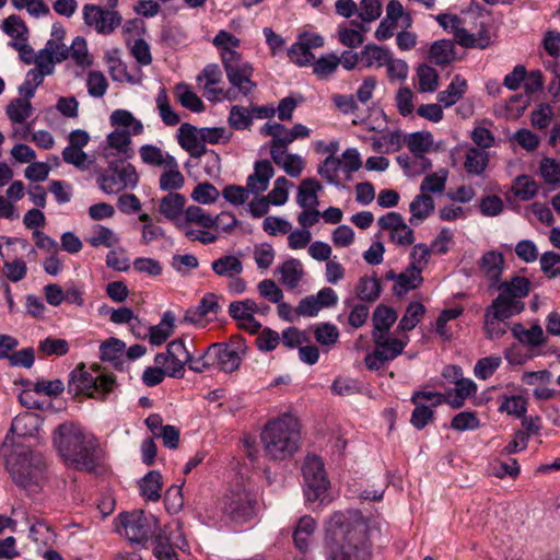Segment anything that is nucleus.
I'll use <instances>...</instances> for the list:
<instances>
[{
	"label": "nucleus",
	"instance_id": "f257e3e1",
	"mask_svg": "<svg viewBox=\"0 0 560 560\" xmlns=\"http://www.w3.org/2000/svg\"><path fill=\"white\" fill-rule=\"evenodd\" d=\"M372 530L358 512L334 513L326 529V560H370Z\"/></svg>",
	"mask_w": 560,
	"mask_h": 560
},
{
	"label": "nucleus",
	"instance_id": "f03ea898",
	"mask_svg": "<svg viewBox=\"0 0 560 560\" xmlns=\"http://www.w3.org/2000/svg\"><path fill=\"white\" fill-rule=\"evenodd\" d=\"M0 454L13 482L28 494L38 493L46 481L43 457L27 446L18 444L9 435L1 445Z\"/></svg>",
	"mask_w": 560,
	"mask_h": 560
},
{
	"label": "nucleus",
	"instance_id": "7ed1b4c3",
	"mask_svg": "<svg viewBox=\"0 0 560 560\" xmlns=\"http://www.w3.org/2000/svg\"><path fill=\"white\" fill-rule=\"evenodd\" d=\"M55 444L67 466L93 471L97 465L98 443L95 436L72 423L58 427Z\"/></svg>",
	"mask_w": 560,
	"mask_h": 560
},
{
	"label": "nucleus",
	"instance_id": "20e7f679",
	"mask_svg": "<svg viewBox=\"0 0 560 560\" xmlns=\"http://www.w3.org/2000/svg\"><path fill=\"white\" fill-rule=\"evenodd\" d=\"M260 443L266 458L281 462L290 458L301 443L300 423L291 415L269 420L260 433Z\"/></svg>",
	"mask_w": 560,
	"mask_h": 560
},
{
	"label": "nucleus",
	"instance_id": "39448f33",
	"mask_svg": "<svg viewBox=\"0 0 560 560\" xmlns=\"http://www.w3.org/2000/svg\"><path fill=\"white\" fill-rule=\"evenodd\" d=\"M115 386V377L98 364H93L90 370H86L84 364H79L71 372L68 383L70 393L98 400H105Z\"/></svg>",
	"mask_w": 560,
	"mask_h": 560
},
{
	"label": "nucleus",
	"instance_id": "423d86ee",
	"mask_svg": "<svg viewBox=\"0 0 560 560\" xmlns=\"http://www.w3.org/2000/svg\"><path fill=\"white\" fill-rule=\"evenodd\" d=\"M116 530L130 542H144L155 535L158 518L141 510L120 513L115 518Z\"/></svg>",
	"mask_w": 560,
	"mask_h": 560
},
{
	"label": "nucleus",
	"instance_id": "0eeeda50",
	"mask_svg": "<svg viewBox=\"0 0 560 560\" xmlns=\"http://www.w3.org/2000/svg\"><path fill=\"white\" fill-rule=\"evenodd\" d=\"M138 182L139 176L135 166L125 162H110L97 177L100 189L105 194H118L125 189H133Z\"/></svg>",
	"mask_w": 560,
	"mask_h": 560
},
{
	"label": "nucleus",
	"instance_id": "6e6552de",
	"mask_svg": "<svg viewBox=\"0 0 560 560\" xmlns=\"http://www.w3.org/2000/svg\"><path fill=\"white\" fill-rule=\"evenodd\" d=\"M246 345L241 336L231 338L229 343H212L206 351V358L212 360V365L223 372H234L238 369Z\"/></svg>",
	"mask_w": 560,
	"mask_h": 560
},
{
	"label": "nucleus",
	"instance_id": "1a4fd4ad",
	"mask_svg": "<svg viewBox=\"0 0 560 560\" xmlns=\"http://www.w3.org/2000/svg\"><path fill=\"white\" fill-rule=\"evenodd\" d=\"M305 497L308 502H323L329 487L324 463L316 455H307L303 463Z\"/></svg>",
	"mask_w": 560,
	"mask_h": 560
},
{
	"label": "nucleus",
	"instance_id": "9d476101",
	"mask_svg": "<svg viewBox=\"0 0 560 560\" xmlns=\"http://www.w3.org/2000/svg\"><path fill=\"white\" fill-rule=\"evenodd\" d=\"M436 20L443 28L450 30L454 35L455 42L465 48L485 49L490 45V37L486 31L469 33L460 26L462 21L456 15L440 14Z\"/></svg>",
	"mask_w": 560,
	"mask_h": 560
},
{
	"label": "nucleus",
	"instance_id": "9b49d317",
	"mask_svg": "<svg viewBox=\"0 0 560 560\" xmlns=\"http://www.w3.org/2000/svg\"><path fill=\"white\" fill-rule=\"evenodd\" d=\"M254 504L252 495L247 491L238 489L224 495L222 511L232 522L243 524L254 516Z\"/></svg>",
	"mask_w": 560,
	"mask_h": 560
},
{
	"label": "nucleus",
	"instance_id": "f8f14e48",
	"mask_svg": "<svg viewBox=\"0 0 560 560\" xmlns=\"http://www.w3.org/2000/svg\"><path fill=\"white\" fill-rule=\"evenodd\" d=\"M444 400V396L436 392H416L411 397L416 407L410 423L418 430L423 429L433 419V408Z\"/></svg>",
	"mask_w": 560,
	"mask_h": 560
},
{
	"label": "nucleus",
	"instance_id": "ddd939ff",
	"mask_svg": "<svg viewBox=\"0 0 560 560\" xmlns=\"http://www.w3.org/2000/svg\"><path fill=\"white\" fill-rule=\"evenodd\" d=\"M155 364L166 369L167 375L172 377H182L184 366L191 361V354L183 340L177 339L167 345L166 353L155 355Z\"/></svg>",
	"mask_w": 560,
	"mask_h": 560
},
{
	"label": "nucleus",
	"instance_id": "4468645a",
	"mask_svg": "<svg viewBox=\"0 0 560 560\" xmlns=\"http://www.w3.org/2000/svg\"><path fill=\"white\" fill-rule=\"evenodd\" d=\"M186 540L178 525H167L155 535L153 541V555L159 560H178L174 547L183 548Z\"/></svg>",
	"mask_w": 560,
	"mask_h": 560
},
{
	"label": "nucleus",
	"instance_id": "2eb2a0df",
	"mask_svg": "<svg viewBox=\"0 0 560 560\" xmlns=\"http://www.w3.org/2000/svg\"><path fill=\"white\" fill-rule=\"evenodd\" d=\"M83 19L86 25L98 34H112L121 23V15L114 10H104L96 4L83 7Z\"/></svg>",
	"mask_w": 560,
	"mask_h": 560
},
{
	"label": "nucleus",
	"instance_id": "dca6fc26",
	"mask_svg": "<svg viewBox=\"0 0 560 560\" xmlns=\"http://www.w3.org/2000/svg\"><path fill=\"white\" fill-rule=\"evenodd\" d=\"M197 80L199 82L205 81V96L210 102H220L223 100L233 101L237 97L235 89L224 91L222 88H219L222 81V72L218 65L211 63L206 66L197 77Z\"/></svg>",
	"mask_w": 560,
	"mask_h": 560
},
{
	"label": "nucleus",
	"instance_id": "f3484780",
	"mask_svg": "<svg viewBox=\"0 0 560 560\" xmlns=\"http://www.w3.org/2000/svg\"><path fill=\"white\" fill-rule=\"evenodd\" d=\"M377 224L381 230L388 232L389 240L397 245L408 246L415 242L413 230L398 212L392 211L378 218Z\"/></svg>",
	"mask_w": 560,
	"mask_h": 560
},
{
	"label": "nucleus",
	"instance_id": "a211bd4d",
	"mask_svg": "<svg viewBox=\"0 0 560 560\" xmlns=\"http://www.w3.org/2000/svg\"><path fill=\"white\" fill-rule=\"evenodd\" d=\"M224 69L230 83L238 90L236 94L247 96L256 88V84L250 80L253 68L247 62L242 61L241 58L234 62L224 63Z\"/></svg>",
	"mask_w": 560,
	"mask_h": 560
},
{
	"label": "nucleus",
	"instance_id": "6ab92c4d",
	"mask_svg": "<svg viewBox=\"0 0 560 560\" xmlns=\"http://www.w3.org/2000/svg\"><path fill=\"white\" fill-rule=\"evenodd\" d=\"M177 140L180 147L192 158H200L207 153V148L202 143L200 129L190 124L185 122L179 127Z\"/></svg>",
	"mask_w": 560,
	"mask_h": 560
},
{
	"label": "nucleus",
	"instance_id": "aec40b11",
	"mask_svg": "<svg viewBox=\"0 0 560 560\" xmlns=\"http://www.w3.org/2000/svg\"><path fill=\"white\" fill-rule=\"evenodd\" d=\"M478 268L481 275L490 282V288H493L500 281L504 268V257L497 250L487 252L478 260Z\"/></svg>",
	"mask_w": 560,
	"mask_h": 560
},
{
	"label": "nucleus",
	"instance_id": "412c9836",
	"mask_svg": "<svg viewBox=\"0 0 560 560\" xmlns=\"http://www.w3.org/2000/svg\"><path fill=\"white\" fill-rule=\"evenodd\" d=\"M273 175L275 171L270 161H257L254 165V173L247 177V189L254 195L264 192L268 188L269 180Z\"/></svg>",
	"mask_w": 560,
	"mask_h": 560
},
{
	"label": "nucleus",
	"instance_id": "4be33fe9",
	"mask_svg": "<svg viewBox=\"0 0 560 560\" xmlns=\"http://www.w3.org/2000/svg\"><path fill=\"white\" fill-rule=\"evenodd\" d=\"M372 339L374 341L375 349L383 357V360H386V362L393 361L400 355L409 340L408 338L405 340L390 338L387 335L383 336L380 332H372Z\"/></svg>",
	"mask_w": 560,
	"mask_h": 560
},
{
	"label": "nucleus",
	"instance_id": "5701e85b",
	"mask_svg": "<svg viewBox=\"0 0 560 560\" xmlns=\"http://www.w3.org/2000/svg\"><path fill=\"white\" fill-rule=\"evenodd\" d=\"M101 359L108 362L109 365L117 370H122L126 362V345L117 338H110L103 342L100 347Z\"/></svg>",
	"mask_w": 560,
	"mask_h": 560
},
{
	"label": "nucleus",
	"instance_id": "b1692460",
	"mask_svg": "<svg viewBox=\"0 0 560 560\" xmlns=\"http://www.w3.org/2000/svg\"><path fill=\"white\" fill-rule=\"evenodd\" d=\"M435 209L434 199L430 195L420 191L409 205L411 217L409 222L411 225H419L428 219Z\"/></svg>",
	"mask_w": 560,
	"mask_h": 560
},
{
	"label": "nucleus",
	"instance_id": "393cba45",
	"mask_svg": "<svg viewBox=\"0 0 560 560\" xmlns=\"http://www.w3.org/2000/svg\"><path fill=\"white\" fill-rule=\"evenodd\" d=\"M185 203L186 198L184 195L178 192H168L160 200L159 212L164 218L175 223L183 218Z\"/></svg>",
	"mask_w": 560,
	"mask_h": 560
},
{
	"label": "nucleus",
	"instance_id": "a878e982",
	"mask_svg": "<svg viewBox=\"0 0 560 560\" xmlns=\"http://www.w3.org/2000/svg\"><path fill=\"white\" fill-rule=\"evenodd\" d=\"M213 45L220 49V55L223 65L234 62L241 58L240 54L235 50L240 46V39L228 31L221 30L212 40Z\"/></svg>",
	"mask_w": 560,
	"mask_h": 560
},
{
	"label": "nucleus",
	"instance_id": "bb28decb",
	"mask_svg": "<svg viewBox=\"0 0 560 560\" xmlns=\"http://www.w3.org/2000/svg\"><path fill=\"white\" fill-rule=\"evenodd\" d=\"M431 63L440 67L451 65L455 60V46L450 39H440L434 42L428 54Z\"/></svg>",
	"mask_w": 560,
	"mask_h": 560
},
{
	"label": "nucleus",
	"instance_id": "cd10ccee",
	"mask_svg": "<svg viewBox=\"0 0 560 560\" xmlns=\"http://www.w3.org/2000/svg\"><path fill=\"white\" fill-rule=\"evenodd\" d=\"M42 424L40 417L35 412L25 411L18 415L10 428V432L18 436H32Z\"/></svg>",
	"mask_w": 560,
	"mask_h": 560
},
{
	"label": "nucleus",
	"instance_id": "c85d7f7f",
	"mask_svg": "<svg viewBox=\"0 0 560 560\" xmlns=\"http://www.w3.org/2000/svg\"><path fill=\"white\" fill-rule=\"evenodd\" d=\"M502 319H509L524 310V303L518 300L505 298V294H499L492 303L486 308Z\"/></svg>",
	"mask_w": 560,
	"mask_h": 560
},
{
	"label": "nucleus",
	"instance_id": "c756f323",
	"mask_svg": "<svg viewBox=\"0 0 560 560\" xmlns=\"http://www.w3.org/2000/svg\"><path fill=\"white\" fill-rule=\"evenodd\" d=\"M315 529L316 522L313 517L305 515L299 520L292 536L294 546L300 551L306 552L308 550Z\"/></svg>",
	"mask_w": 560,
	"mask_h": 560
},
{
	"label": "nucleus",
	"instance_id": "7c9ffc66",
	"mask_svg": "<svg viewBox=\"0 0 560 560\" xmlns=\"http://www.w3.org/2000/svg\"><path fill=\"white\" fill-rule=\"evenodd\" d=\"M218 296L214 293H207L196 307L186 311L184 320L187 323H198L202 317L219 312Z\"/></svg>",
	"mask_w": 560,
	"mask_h": 560
},
{
	"label": "nucleus",
	"instance_id": "2f4dec72",
	"mask_svg": "<svg viewBox=\"0 0 560 560\" xmlns=\"http://www.w3.org/2000/svg\"><path fill=\"white\" fill-rule=\"evenodd\" d=\"M322 185L314 178H305L298 188L296 202L300 207L315 208L318 205L317 192L322 190Z\"/></svg>",
	"mask_w": 560,
	"mask_h": 560
},
{
	"label": "nucleus",
	"instance_id": "473e14b6",
	"mask_svg": "<svg viewBox=\"0 0 560 560\" xmlns=\"http://www.w3.org/2000/svg\"><path fill=\"white\" fill-rule=\"evenodd\" d=\"M396 161L407 176H419L432 167L428 158L417 154H400L396 158Z\"/></svg>",
	"mask_w": 560,
	"mask_h": 560
},
{
	"label": "nucleus",
	"instance_id": "72a5a7b5",
	"mask_svg": "<svg viewBox=\"0 0 560 560\" xmlns=\"http://www.w3.org/2000/svg\"><path fill=\"white\" fill-rule=\"evenodd\" d=\"M140 158L143 163L153 166H176V160L168 153L153 144H144L139 150Z\"/></svg>",
	"mask_w": 560,
	"mask_h": 560
},
{
	"label": "nucleus",
	"instance_id": "f704fd0d",
	"mask_svg": "<svg viewBox=\"0 0 560 560\" xmlns=\"http://www.w3.org/2000/svg\"><path fill=\"white\" fill-rule=\"evenodd\" d=\"M278 272L281 275L282 284L289 289L296 288L304 276L303 266L301 261L295 258L285 260L279 266Z\"/></svg>",
	"mask_w": 560,
	"mask_h": 560
},
{
	"label": "nucleus",
	"instance_id": "c9c22d12",
	"mask_svg": "<svg viewBox=\"0 0 560 560\" xmlns=\"http://www.w3.org/2000/svg\"><path fill=\"white\" fill-rule=\"evenodd\" d=\"M174 323V314L171 311L165 312L158 325L149 327L148 337L150 342L153 346H160L164 343L173 332Z\"/></svg>",
	"mask_w": 560,
	"mask_h": 560
},
{
	"label": "nucleus",
	"instance_id": "e433bc0d",
	"mask_svg": "<svg viewBox=\"0 0 560 560\" xmlns=\"http://www.w3.org/2000/svg\"><path fill=\"white\" fill-rule=\"evenodd\" d=\"M390 51L374 44L366 45L360 52V60L366 68H381L389 61Z\"/></svg>",
	"mask_w": 560,
	"mask_h": 560
},
{
	"label": "nucleus",
	"instance_id": "4c0bfd02",
	"mask_svg": "<svg viewBox=\"0 0 560 560\" xmlns=\"http://www.w3.org/2000/svg\"><path fill=\"white\" fill-rule=\"evenodd\" d=\"M405 144L412 154L425 156L433 150V136L429 131H417L405 136Z\"/></svg>",
	"mask_w": 560,
	"mask_h": 560
},
{
	"label": "nucleus",
	"instance_id": "58836bf2",
	"mask_svg": "<svg viewBox=\"0 0 560 560\" xmlns=\"http://www.w3.org/2000/svg\"><path fill=\"white\" fill-rule=\"evenodd\" d=\"M211 268L219 277L232 278L243 272V264L233 255H225L212 261Z\"/></svg>",
	"mask_w": 560,
	"mask_h": 560
},
{
	"label": "nucleus",
	"instance_id": "ea45409f",
	"mask_svg": "<svg viewBox=\"0 0 560 560\" xmlns=\"http://www.w3.org/2000/svg\"><path fill=\"white\" fill-rule=\"evenodd\" d=\"M494 288L508 299L522 301L529 292V281L524 277H514L511 281H499Z\"/></svg>",
	"mask_w": 560,
	"mask_h": 560
},
{
	"label": "nucleus",
	"instance_id": "a19ab883",
	"mask_svg": "<svg viewBox=\"0 0 560 560\" xmlns=\"http://www.w3.org/2000/svg\"><path fill=\"white\" fill-rule=\"evenodd\" d=\"M106 141L107 144L102 151L105 159H108L112 155V150L117 151V153H126L131 142L130 132L125 129L117 128L107 135Z\"/></svg>",
	"mask_w": 560,
	"mask_h": 560
},
{
	"label": "nucleus",
	"instance_id": "79ce46f5",
	"mask_svg": "<svg viewBox=\"0 0 560 560\" xmlns=\"http://www.w3.org/2000/svg\"><path fill=\"white\" fill-rule=\"evenodd\" d=\"M162 486V475L158 470H151L140 481L141 494L155 502L161 498Z\"/></svg>",
	"mask_w": 560,
	"mask_h": 560
},
{
	"label": "nucleus",
	"instance_id": "37998d69",
	"mask_svg": "<svg viewBox=\"0 0 560 560\" xmlns=\"http://www.w3.org/2000/svg\"><path fill=\"white\" fill-rule=\"evenodd\" d=\"M397 319V313L383 304L378 305L373 313V332H380L383 336H386L389 331L390 327Z\"/></svg>",
	"mask_w": 560,
	"mask_h": 560
},
{
	"label": "nucleus",
	"instance_id": "c03bdc74",
	"mask_svg": "<svg viewBox=\"0 0 560 560\" xmlns=\"http://www.w3.org/2000/svg\"><path fill=\"white\" fill-rule=\"evenodd\" d=\"M447 178L448 171L446 168L428 174L420 184V191L430 196L431 194H442L445 190Z\"/></svg>",
	"mask_w": 560,
	"mask_h": 560
},
{
	"label": "nucleus",
	"instance_id": "a18cd8bd",
	"mask_svg": "<svg viewBox=\"0 0 560 560\" xmlns=\"http://www.w3.org/2000/svg\"><path fill=\"white\" fill-rule=\"evenodd\" d=\"M467 83L459 75H455L446 90L441 91L438 100L445 107L454 105L466 92Z\"/></svg>",
	"mask_w": 560,
	"mask_h": 560
},
{
	"label": "nucleus",
	"instance_id": "49530a36",
	"mask_svg": "<svg viewBox=\"0 0 560 560\" xmlns=\"http://www.w3.org/2000/svg\"><path fill=\"white\" fill-rule=\"evenodd\" d=\"M33 112L31 102L25 97L12 100L5 108V113L13 124H23Z\"/></svg>",
	"mask_w": 560,
	"mask_h": 560
},
{
	"label": "nucleus",
	"instance_id": "de8ad7c7",
	"mask_svg": "<svg viewBox=\"0 0 560 560\" xmlns=\"http://www.w3.org/2000/svg\"><path fill=\"white\" fill-rule=\"evenodd\" d=\"M401 148V133L392 131L381 137L372 138V149L376 153L388 154Z\"/></svg>",
	"mask_w": 560,
	"mask_h": 560
},
{
	"label": "nucleus",
	"instance_id": "09e8293b",
	"mask_svg": "<svg viewBox=\"0 0 560 560\" xmlns=\"http://www.w3.org/2000/svg\"><path fill=\"white\" fill-rule=\"evenodd\" d=\"M511 330L513 336L524 345L537 347L544 342V331L539 325L525 329L521 324H515Z\"/></svg>",
	"mask_w": 560,
	"mask_h": 560
},
{
	"label": "nucleus",
	"instance_id": "8fccbe9b",
	"mask_svg": "<svg viewBox=\"0 0 560 560\" xmlns=\"http://www.w3.org/2000/svg\"><path fill=\"white\" fill-rule=\"evenodd\" d=\"M489 154L480 149L470 148L466 153L464 166L469 174L480 175L487 168Z\"/></svg>",
	"mask_w": 560,
	"mask_h": 560
},
{
	"label": "nucleus",
	"instance_id": "3c124183",
	"mask_svg": "<svg viewBox=\"0 0 560 560\" xmlns=\"http://www.w3.org/2000/svg\"><path fill=\"white\" fill-rule=\"evenodd\" d=\"M508 329V323L493 313L486 310L483 316V331L488 339L495 340L501 338Z\"/></svg>",
	"mask_w": 560,
	"mask_h": 560
},
{
	"label": "nucleus",
	"instance_id": "603ef678",
	"mask_svg": "<svg viewBox=\"0 0 560 560\" xmlns=\"http://www.w3.org/2000/svg\"><path fill=\"white\" fill-rule=\"evenodd\" d=\"M352 24L357 27V30L347 27L340 28L338 36L342 45L350 48H355L364 42L362 33L366 32L368 27L357 20L352 21Z\"/></svg>",
	"mask_w": 560,
	"mask_h": 560
},
{
	"label": "nucleus",
	"instance_id": "864d4df0",
	"mask_svg": "<svg viewBox=\"0 0 560 560\" xmlns=\"http://www.w3.org/2000/svg\"><path fill=\"white\" fill-rule=\"evenodd\" d=\"M424 313L425 307L420 302H411L398 324V329L401 331L412 330L421 320Z\"/></svg>",
	"mask_w": 560,
	"mask_h": 560
},
{
	"label": "nucleus",
	"instance_id": "5fc2aeb1",
	"mask_svg": "<svg viewBox=\"0 0 560 560\" xmlns=\"http://www.w3.org/2000/svg\"><path fill=\"white\" fill-rule=\"evenodd\" d=\"M167 171L163 172L159 179V185L162 190L172 192L173 190L180 189L185 184V177L176 166H165Z\"/></svg>",
	"mask_w": 560,
	"mask_h": 560
},
{
	"label": "nucleus",
	"instance_id": "6e6d98bb",
	"mask_svg": "<svg viewBox=\"0 0 560 560\" xmlns=\"http://www.w3.org/2000/svg\"><path fill=\"white\" fill-rule=\"evenodd\" d=\"M254 119V114L249 108L244 106L234 105L232 106L229 115V125L231 128L236 130L249 129Z\"/></svg>",
	"mask_w": 560,
	"mask_h": 560
},
{
	"label": "nucleus",
	"instance_id": "4d7b16f0",
	"mask_svg": "<svg viewBox=\"0 0 560 560\" xmlns=\"http://www.w3.org/2000/svg\"><path fill=\"white\" fill-rule=\"evenodd\" d=\"M419 79V91L422 93L434 92L439 85V74L434 68L428 65H420L417 68Z\"/></svg>",
	"mask_w": 560,
	"mask_h": 560
},
{
	"label": "nucleus",
	"instance_id": "13d9d810",
	"mask_svg": "<svg viewBox=\"0 0 560 560\" xmlns=\"http://www.w3.org/2000/svg\"><path fill=\"white\" fill-rule=\"evenodd\" d=\"M423 281L421 275L410 268H406L404 272L397 276V284L394 287V291L398 295L407 293L409 290L417 289Z\"/></svg>",
	"mask_w": 560,
	"mask_h": 560
},
{
	"label": "nucleus",
	"instance_id": "bf43d9fd",
	"mask_svg": "<svg viewBox=\"0 0 560 560\" xmlns=\"http://www.w3.org/2000/svg\"><path fill=\"white\" fill-rule=\"evenodd\" d=\"M176 96L179 103L194 113H200L205 109L201 98L185 84H178L175 88Z\"/></svg>",
	"mask_w": 560,
	"mask_h": 560
},
{
	"label": "nucleus",
	"instance_id": "052dcab7",
	"mask_svg": "<svg viewBox=\"0 0 560 560\" xmlns=\"http://www.w3.org/2000/svg\"><path fill=\"white\" fill-rule=\"evenodd\" d=\"M88 242L93 247H113L119 242V237L115 234L113 230L104 225H95L93 234L89 237Z\"/></svg>",
	"mask_w": 560,
	"mask_h": 560
},
{
	"label": "nucleus",
	"instance_id": "680f3d73",
	"mask_svg": "<svg viewBox=\"0 0 560 560\" xmlns=\"http://www.w3.org/2000/svg\"><path fill=\"white\" fill-rule=\"evenodd\" d=\"M381 293V284L376 278L363 277L357 285V295L362 301L374 302Z\"/></svg>",
	"mask_w": 560,
	"mask_h": 560
},
{
	"label": "nucleus",
	"instance_id": "e2e57ef3",
	"mask_svg": "<svg viewBox=\"0 0 560 560\" xmlns=\"http://www.w3.org/2000/svg\"><path fill=\"white\" fill-rule=\"evenodd\" d=\"M183 218L202 229H211L215 224L214 217L198 206H189L185 209Z\"/></svg>",
	"mask_w": 560,
	"mask_h": 560
},
{
	"label": "nucleus",
	"instance_id": "0e129e2a",
	"mask_svg": "<svg viewBox=\"0 0 560 560\" xmlns=\"http://www.w3.org/2000/svg\"><path fill=\"white\" fill-rule=\"evenodd\" d=\"M155 101H156V107L159 109L160 117L165 125L175 126L180 121L178 114H176L172 109V107L168 103V98H167L165 89H161L159 91Z\"/></svg>",
	"mask_w": 560,
	"mask_h": 560
},
{
	"label": "nucleus",
	"instance_id": "69168bd1",
	"mask_svg": "<svg viewBox=\"0 0 560 560\" xmlns=\"http://www.w3.org/2000/svg\"><path fill=\"white\" fill-rule=\"evenodd\" d=\"M62 159L67 164H71L81 171H86L93 164L86 153L79 148L67 147L62 151Z\"/></svg>",
	"mask_w": 560,
	"mask_h": 560
},
{
	"label": "nucleus",
	"instance_id": "338daca9",
	"mask_svg": "<svg viewBox=\"0 0 560 560\" xmlns=\"http://www.w3.org/2000/svg\"><path fill=\"white\" fill-rule=\"evenodd\" d=\"M430 255L431 249L425 244L415 245L409 256L410 262L408 268L421 275L429 262Z\"/></svg>",
	"mask_w": 560,
	"mask_h": 560
},
{
	"label": "nucleus",
	"instance_id": "774afa93",
	"mask_svg": "<svg viewBox=\"0 0 560 560\" xmlns=\"http://www.w3.org/2000/svg\"><path fill=\"white\" fill-rule=\"evenodd\" d=\"M69 58H72L82 68L92 65V57L89 55L86 40L83 37L78 36L73 39L70 46Z\"/></svg>",
	"mask_w": 560,
	"mask_h": 560
}]
</instances>
